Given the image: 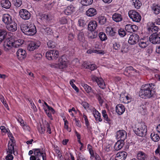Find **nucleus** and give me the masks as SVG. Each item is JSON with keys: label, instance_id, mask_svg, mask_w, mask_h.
<instances>
[{"label": "nucleus", "instance_id": "f257e3e1", "mask_svg": "<svg viewBox=\"0 0 160 160\" xmlns=\"http://www.w3.org/2000/svg\"><path fill=\"white\" fill-rule=\"evenodd\" d=\"M155 84L147 83L142 85L139 92V96L145 99L150 98L153 96L155 92Z\"/></svg>", "mask_w": 160, "mask_h": 160}, {"label": "nucleus", "instance_id": "f03ea898", "mask_svg": "<svg viewBox=\"0 0 160 160\" xmlns=\"http://www.w3.org/2000/svg\"><path fill=\"white\" fill-rule=\"evenodd\" d=\"M21 29L24 33L28 35H33L37 32L36 27L33 24H22Z\"/></svg>", "mask_w": 160, "mask_h": 160}, {"label": "nucleus", "instance_id": "7ed1b4c3", "mask_svg": "<svg viewBox=\"0 0 160 160\" xmlns=\"http://www.w3.org/2000/svg\"><path fill=\"white\" fill-rule=\"evenodd\" d=\"M134 133L138 136L142 137L146 135L147 127L143 122L138 123L134 130Z\"/></svg>", "mask_w": 160, "mask_h": 160}, {"label": "nucleus", "instance_id": "20e7f679", "mask_svg": "<svg viewBox=\"0 0 160 160\" xmlns=\"http://www.w3.org/2000/svg\"><path fill=\"white\" fill-rule=\"evenodd\" d=\"M67 59L66 56L62 55L58 59V63L57 64H52L50 65L52 68L59 69H63L67 67Z\"/></svg>", "mask_w": 160, "mask_h": 160}, {"label": "nucleus", "instance_id": "39448f33", "mask_svg": "<svg viewBox=\"0 0 160 160\" xmlns=\"http://www.w3.org/2000/svg\"><path fill=\"white\" fill-rule=\"evenodd\" d=\"M128 14L130 18L134 22H139L141 20L140 14L136 11L130 10L128 12Z\"/></svg>", "mask_w": 160, "mask_h": 160}, {"label": "nucleus", "instance_id": "423d86ee", "mask_svg": "<svg viewBox=\"0 0 160 160\" xmlns=\"http://www.w3.org/2000/svg\"><path fill=\"white\" fill-rule=\"evenodd\" d=\"M59 55L58 51L55 50L48 51L46 54V57L49 60H56L59 57Z\"/></svg>", "mask_w": 160, "mask_h": 160}, {"label": "nucleus", "instance_id": "0eeeda50", "mask_svg": "<svg viewBox=\"0 0 160 160\" xmlns=\"http://www.w3.org/2000/svg\"><path fill=\"white\" fill-rule=\"evenodd\" d=\"M149 40L153 44L160 43V32L153 33L150 36Z\"/></svg>", "mask_w": 160, "mask_h": 160}, {"label": "nucleus", "instance_id": "6e6552de", "mask_svg": "<svg viewBox=\"0 0 160 160\" xmlns=\"http://www.w3.org/2000/svg\"><path fill=\"white\" fill-rule=\"evenodd\" d=\"M91 78L93 82H96L98 86L102 89L105 88V82L101 78H98L96 76L92 75Z\"/></svg>", "mask_w": 160, "mask_h": 160}, {"label": "nucleus", "instance_id": "1a4fd4ad", "mask_svg": "<svg viewBox=\"0 0 160 160\" xmlns=\"http://www.w3.org/2000/svg\"><path fill=\"white\" fill-rule=\"evenodd\" d=\"M19 15L21 18L25 20H28L31 17L30 13L27 10L23 9L20 10Z\"/></svg>", "mask_w": 160, "mask_h": 160}, {"label": "nucleus", "instance_id": "9d476101", "mask_svg": "<svg viewBox=\"0 0 160 160\" xmlns=\"http://www.w3.org/2000/svg\"><path fill=\"white\" fill-rule=\"evenodd\" d=\"M3 46L4 50L6 52L8 51L13 46V40L9 38L6 39Z\"/></svg>", "mask_w": 160, "mask_h": 160}, {"label": "nucleus", "instance_id": "9b49d317", "mask_svg": "<svg viewBox=\"0 0 160 160\" xmlns=\"http://www.w3.org/2000/svg\"><path fill=\"white\" fill-rule=\"evenodd\" d=\"M40 45V43L38 41H30L28 45V49L30 51H33L37 49Z\"/></svg>", "mask_w": 160, "mask_h": 160}, {"label": "nucleus", "instance_id": "f8f14e48", "mask_svg": "<svg viewBox=\"0 0 160 160\" xmlns=\"http://www.w3.org/2000/svg\"><path fill=\"white\" fill-rule=\"evenodd\" d=\"M139 37L137 34L133 33L129 37L128 42L131 45H134L139 41Z\"/></svg>", "mask_w": 160, "mask_h": 160}, {"label": "nucleus", "instance_id": "ddd939ff", "mask_svg": "<svg viewBox=\"0 0 160 160\" xmlns=\"http://www.w3.org/2000/svg\"><path fill=\"white\" fill-rule=\"evenodd\" d=\"M127 137V134L125 131L123 130H120L117 132L116 138L120 139L119 140L124 142V140Z\"/></svg>", "mask_w": 160, "mask_h": 160}, {"label": "nucleus", "instance_id": "4468645a", "mask_svg": "<svg viewBox=\"0 0 160 160\" xmlns=\"http://www.w3.org/2000/svg\"><path fill=\"white\" fill-rule=\"evenodd\" d=\"M127 156V153L125 152H118L115 156V160H125Z\"/></svg>", "mask_w": 160, "mask_h": 160}, {"label": "nucleus", "instance_id": "2eb2a0df", "mask_svg": "<svg viewBox=\"0 0 160 160\" xmlns=\"http://www.w3.org/2000/svg\"><path fill=\"white\" fill-rule=\"evenodd\" d=\"M2 20L3 22L7 25L13 21L12 17L8 14H3Z\"/></svg>", "mask_w": 160, "mask_h": 160}, {"label": "nucleus", "instance_id": "dca6fc26", "mask_svg": "<svg viewBox=\"0 0 160 160\" xmlns=\"http://www.w3.org/2000/svg\"><path fill=\"white\" fill-rule=\"evenodd\" d=\"M6 28L8 31L14 32L17 29V25L15 21H13L7 25Z\"/></svg>", "mask_w": 160, "mask_h": 160}, {"label": "nucleus", "instance_id": "f3484780", "mask_svg": "<svg viewBox=\"0 0 160 160\" xmlns=\"http://www.w3.org/2000/svg\"><path fill=\"white\" fill-rule=\"evenodd\" d=\"M17 55L20 60H22L24 59L26 56V52L25 50L22 49H18L17 52Z\"/></svg>", "mask_w": 160, "mask_h": 160}, {"label": "nucleus", "instance_id": "a211bd4d", "mask_svg": "<svg viewBox=\"0 0 160 160\" xmlns=\"http://www.w3.org/2000/svg\"><path fill=\"white\" fill-rule=\"evenodd\" d=\"M75 8L73 5H70L67 7L64 10V13L67 15H71L73 12H75Z\"/></svg>", "mask_w": 160, "mask_h": 160}, {"label": "nucleus", "instance_id": "6ab92c4d", "mask_svg": "<svg viewBox=\"0 0 160 160\" xmlns=\"http://www.w3.org/2000/svg\"><path fill=\"white\" fill-rule=\"evenodd\" d=\"M7 32L6 29H0V44L6 38Z\"/></svg>", "mask_w": 160, "mask_h": 160}, {"label": "nucleus", "instance_id": "aec40b11", "mask_svg": "<svg viewBox=\"0 0 160 160\" xmlns=\"http://www.w3.org/2000/svg\"><path fill=\"white\" fill-rule=\"evenodd\" d=\"M125 109L124 105L121 104L117 105L116 107V112L119 115H122L124 112Z\"/></svg>", "mask_w": 160, "mask_h": 160}, {"label": "nucleus", "instance_id": "412c9836", "mask_svg": "<svg viewBox=\"0 0 160 160\" xmlns=\"http://www.w3.org/2000/svg\"><path fill=\"white\" fill-rule=\"evenodd\" d=\"M137 158L138 160H147V155L143 152L139 151L137 154Z\"/></svg>", "mask_w": 160, "mask_h": 160}, {"label": "nucleus", "instance_id": "4be33fe9", "mask_svg": "<svg viewBox=\"0 0 160 160\" xmlns=\"http://www.w3.org/2000/svg\"><path fill=\"white\" fill-rule=\"evenodd\" d=\"M97 26V22L96 21H91L88 25V29L91 31H93L96 29Z\"/></svg>", "mask_w": 160, "mask_h": 160}, {"label": "nucleus", "instance_id": "5701e85b", "mask_svg": "<svg viewBox=\"0 0 160 160\" xmlns=\"http://www.w3.org/2000/svg\"><path fill=\"white\" fill-rule=\"evenodd\" d=\"M97 13V11L95 8H90L88 9L86 12V14L89 17H92L96 15Z\"/></svg>", "mask_w": 160, "mask_h": 160}, {"label": "nucleus", "instance_id": "b1692460", "mask_svg": "<svg viewBox=\"0 0 160 160\" xmlns=\"http://www.w3.org/2000/svg\"><path fill=\"white\" fill-rule=\"evenodd\" d=\"M112 18L114 21L118 22L122 20V17L121 14L115 13L112 15Z\"/></svg>", "mask_w": 160, "mask_h": 160}, {"label": "nucleus", "instance_id": "393cba45", "mask_svg": "<svg viewBox=\"0 0 160 160\" xmlns=\"http://www.w3.org/2000/svg\"><path fill=\"white\" fill-rule=\"evenodd\" d=\"M41 19L46 20L48 22L50 21L52 19V16L50 14H42L40 16Z\"/></svg>", "mask_w": 160, "mask_h": 160}, {"label": "nucleus", "instance_id": "a878e982", "mask_svg": "<svg viewBox=\"0 0 160 160\" xmlns=\"http://www.w3.org/2000/svg\"><path fill=\"white\" fill-rule=\"evenodd\" d=\"M2 7L5 9H8L11 6V3L8 0H2L1 2Z\"/></svg>", "mask_w": 160, "mask_h": 160}, {"label": "nucleus", "instance_id": "bb28decb", "mask_svg": "<svg viewBox=\"0 0 160 160\" xmlns=\"http://www.w3.org/2000/svg\"><path fill=\"white\" fill-rule=\"evenodd\" d=\"M96 97L99 101V104L102 105L104 101L103 100V95L101 92H98L97 93H94Z\"/></svg>", "mask_w": 160, "mask_h": 160}, {"label": "nucleus", "instance_id": "cd10ccee", "mask_svg": "<svg viewBox=\"0 0 160 160\" xmlns=\"http://www.w3.org/2000/svg\"><path fill=\"white\" fill-rule=\"evenodd\" d=\"M124 145V142L118 140L114 146V149L118 151L122 148Z\"/></svg>", "mask_w": 160, "mask_h": 160}, {"label": "nucleus", "instance_id": "c85d7f7f", "mask_svg": "<svg viewBox=\"0 0 160 160\" xmlns=\"http://www.w3.org/2000/svg\"><path fill=\"white\" fill-rule=\"evenodd\" d=\"M33 153L36 157L39 158L43 154L44 152H41V149L35 148L33 149Z\"/></svg>", "mask_w": 160, "mask_h": 160}, {"label": "nucleus", "instance_id": "c756f323", "mask_svg": "<svg viewBox=\"0 0 160 160\" xmlns=\"http://www.w3.org/2000/svg\"><path fill=\"white\" fill-rule=\"evenodd\" d=\"M102 114L103 117L105 120V123H107L110 125L111 123V119L108 118L107 114L105 110H103L102 111Z\"/></svg>", "mask_w": 160, "mask_h": 160}, {"label": "nucleus", "instance_id": "7c9ffc66", "mask_svg": "<svg viewBox=\"0 0 160 160\" xmlns=\"http://www.w3.org/2000/svg\"><path fill=\"white\" fill-rule=\"evenodd\" d=\"M98 21L100 24L101 25H103L106 23L107 19L104 16H101L98 18Z\"/></svg>", "mask_w": 160, "mask_h": 160}, {"label": "nucleus", "instance_id": "2f4dec72", "mask_svg": "<svg viewBox=\"0 0 160 160\" xmlns=\"http://www.w3.org/2000/svg\"><path fill=\"white\" fill-rule=\"evenodd\" d=\"M78 39L80 42H84L85 38L83 32L79 31L78 34Z\"/></svg>", "mask_w": 160, "mask_h": 160}, {"label": "nucleus", "instance_id": "473e14b6", "mask_svg": "<svg viewBox=\"0 0 160 160\" xmlns=\"http://www.w3.org/2000/svg\"><path fill=\"white\" fill-rule=\"evenodd\" d=\"M152 10L156 14H158L160 12V6L158 5H153L152 7Z\"/></svg>", "mask_w": 160, "mask_h": 160}, {"label": "nucleus", "instance_id": "72a5a7b5", "mask_svg": "<svg viewBox=\"0 0 160 160\" xmlns=\"http://www.w3.org/2000/svg\"><path fill=\"white\" fill-rule=\"evenodd\" d=\"M93 114L96 121L98 122L102 121V119L100 117V114L98 111L95 110V111H94Z\"/></svg>", "mask_w": 160, "mask_h": 160}, {"label": "nucleus", "instance_id": "f704fd0d", "mask_svg": "<svg viewBox=\"0 0 160 160\" xmlns=\"http://www.w3.org/2000/svg\"><path fill=\"white\" fill-rule=\"evenodd\" d=\"M138 45L139 46L142 48H145L146 47L148 44V42L145 41L143 39H140L139 41Z\"/></svg>", "mask_w": 160, "mask_h": 160}, {"label": "nucleus", "instance_id": "c9c22d12", "mask_svg": "<svg viewBox=\"0 0 160 160\" xmlns=\"http://www.w3.org/2000/svg\"><path fill=\"white\" fill-rule=\"evenodd\" d=\"M42 28L48 35H50L52 33V30L47 25H43L42 26Z\"/></svg>", "mask_w": 160, "mask_h": 160}, {"label": "nucleus", "instance_id": "e433bc0d", "mask_svg": "<svg viewBox=\"0 0 160 160\" xmlns=\"http://www.w3.org/2000/svg\"><path fill=\"white\" fill-rule=\"evenodd\" d=\"M150 136L154 142L158 141L160 139V137L158 134L154 132L151 134Z\"/></svg>", "mask_w": 160, "mask_h": 160}, {"label": "nucleus", "instance_id": "4c0bfd02", "mask_svg": "<svg viewBox=\"0 0 160 160\" xmlns=\"http://www.w3.org/2000/svg\"><path fill=\"white\" fill-rule=\"evenodd\" d=\"M8 148L7 151V153L9 154H12V153H14L15 152V146L11 144H9V143H8Z\"/></svg>", "mask_w": 160, "mask_h": 160}, {"label": "nucleus", "instance_id": "58836bf2", "mask_svg": "<svg viewBox=\"0 0 160 160\" xmlns=\"http://www.w3.org/2000/svg\"><path fill=\"white\" fill-rule=\"evenodd\" d=\"M82 86L84 88L86 92L88 93H89L92 91V89L91 87L85 83H82Z\"/></svg>", "mask_w": 160, "mask_h": 160}, {"label": "nucleus", "instance_id": "ea45409f", "mask_svg": "<svg viewBox=\"0 0 160 160\" xmlns=\"http://www.w3.org/2000/svg\"><path fill=\"white\" fill-rule=\"evenodd\" d=\"M133 1V5L137 9L139 8L142 5V3L139 0H132Z\"/></svg>", "mask_w": 160, "mask_h": 160}, {"label": "nucleus", "instance_id": "a19ab883", "mask_svg": "<svg viewBox=\"0 0 160 160\" xmlns=\"http://www.w3.org/2000/svg\"><path fill=\"white\" fill-rule=\"evenodd\" d=\"M12 2L17 7H20L22 4L21 0H12Z\"/></svg>", "mask_w": 160, "mask_h": 160}, {"label": "nucleus", "instance_id": "79ce46f5", "mask_svg": "<svg viewBox=\"0 0 160 160\" xmlns=\"http://www.w3.org/2000/svg\"><path fill=\"white\" fill-rule=\"evenodd\" d=\"M99 37L102 41H104L107 39V37L106 35L103 32H101L99 33Z\"/></svg>", "mask_w": 160, "mask_h": 160}, {"label": "nucleus", "instance_id": "37998d69", "mask_svg": "<svg viewBox=\"0 0 160 160\" xmlns=\"http://www.w3.org/2000/svg\"><path fill=\"white\" fill-rule=\"evenodd\" d=\"M84 68H86L89 69L92 71L94 70L97 68L96 65L95 64H91L90 65H84Z\"/></svg>", "mask_w": 160, "mask_h": 160}, {"label": "nucleus", "instance_id": "c03bdc74", "mask_svg": "<svg viewBox=\"0 0 160 160\" xmlns=\"http://www.w3.org/2000/svg\"><path fill=\"white\" fill-rule=\"evenodd\" d=\"M121 45L118 42H115L113 44V48L116 50H120L121 48Z\"/></svg>", "mask_w": 160, "mask_h": 160}, {"label": "nucleus", "instance_id": "a18cd8bd", "mask_svg": "<svg viewBox=\"0 0 160 160\" xmlns=\"http://www.w3.org/2000/svg\"><path fill=\"white\" fill-rule=\"evenodd\" d=\"M93 0H82L81 2L83 5L88 6L92 4Z\"/></svg>", "mask_w": 160, "mask_h": 160}, {"label": "nucleus", "instance_id": "49530a36", "mask_svg": "<svg viewBox=\"0 0 160 160\" xmlns=\"http://www.w3.org/2000/svg\"><path fill=\"white\" fill-rule=\"evenodd\" d=\"M119 35L122 37H123L127 34V32L122 28L120 29L118 31Z\"/></svg>", "mask_w": 160, "mask_h": 160}, {"label": "nucleus", "instance_id": "de8ad7c7", "mask_svg": "<svg viewBox=\"0 0 160 160\" xmlns=\"http://www.w3.org/2000/svg\"><path fill=\"white\" fill-rule=\"evenodd\" d=\"M56 43L51 41H49L47 43L48 47L50 48H54L56 47Z\"/></svg>", "mask_w": 160, "mask_h": 160}, {"label": "nucleus", "instance_id": "09e8293b", "mask_svg": "<svg viewBox=\"0 0 160 160\" xmlns=\"http://www.w3.org/2000/svg\"><path fill=\"white\" fill-rule=\"evenodd\" d=\"M98 35V32H91L89 33L88 37L91 39H94L97 37Z\"/></svg>", "mask_w": 160, "mask_h": 160}, {"label": "nucleus", "instance_id": "8fccbe9b", "mask_svg": "<svg viewBox=\"0 0 160 160\" xmlns=\"http://www.w3.org/2000/svg\"><path fill=\"white\" fill-rule=\"evenodd\" d=\"M75 82V80H72L70 82V84L72 86V88L74 89V90L76 91L77 92H79V89L76 86V85L73 83V82Z\"/></svg>", "mask_w": 160, "mask_h": 160}, {"label": "nucleus", "instance_id": "3c124183", "mask_svg": "<svg viewBox=\"0 0 160 160\" xmlns=\"http://www.w3.org/2000/svg\"><path fill=\"white\" fill-rule=\"evenodd\" d=\"M132 25L128 24L126 25L125 27V29L127 32H132Z\"/></svg>", "mask_w": 160, "mask_h": 160}, {"label": "nucleus", "instance_id": "603ef678", "mask_svg": "<svg viewBox=\"0 0 160 160\" xmlns=\"http://www.w3.org/2000/svg\"><path fill=\"white\" fill-rule=\"evenodd\" d=\"M42 57V55L41 54H37L33 56V59L37 61H38L41 59Z\"/></svg>", "mask_w": 160, "mask_h": 160}, {"label": "nucleus", "instance_id": "864d4df0", "mask_svg": "<svg viewBox=\"0 0 160 160\" xmlns=\"http://www.w3.org/2000/svg\"><path fill=\"white\" fill-rule=\"evenodd\" d=\"M92 148V147L90 144H88V149L89 150V153L91 155V156L93 157L94 155V152Z\"/></svg>", "mask_w": 160, "mask_h": 160}, {"label": "nucleus", "instance_id": "5fc2aeb1", "mask_svg": "<svg viewBox=\"0 0 160 160\" xmlns=\"http://www.w3.org/2000/svg\"><path fill=\"white\" fill-rule=\"evenodd\" d=\"M120 50V52L123 53L127 52L128 51L127 48L123 45H121Z\"/></svg>", "mask_w": 160, "mask_h": 160}, {"label": "nucleus", "instance_id": "6e6d98bb", "mask_svg": "<svg viewBox=\"0 0 160 160\" xmlns=\"http://www.w3.org/2000/svg\"><path fill=\"white\" fill-rule=\"evenodd\" d=\"M59 22L62 24H66L67 22V20L65 18L62 17L60 18Z\"/></svg>", "mask_w": 160, "mask_h": 160}, {"label": "nucleus", "instance_id": "4d7b16f0", "mask_svg": "<svg viewBox=\"0 0 160 160\" xmlns=\"http://www.w3.org/2000/svg\"><path fill=\"white\" fill-rule=\"evenodd\" d=\"M45 130V127L44 126L41 125L40 127L39 128L38 131L41 134H43L44 133Z\"/></svg>", "mask_w": 160, "mask_h": 160}, {"label": "nucleus", "instance_id": "13d9d810", "mask_svg": "<svg viewBox=\"0 0 160 160\" xmlns=\"http://www.w3.org/2000/svg\"><path fill=\"white\" fill-rule=\"evenodd\" d=\"M78 24L80 27H83L85 24V21L82 19H80L78 21Z\"/></svg>", "mask_w": 160, "mask_h": 160}, {"label": "nucleus", "instance_id": "bf43d9fd", "mask_svg": "<svg viewBox=\"0 0 160 160\" xmlns=\"http://www.w3.org/2000/svg\"><path fill=\"white\" fill-rule=\"evenodd\" d=\"M21 45V44L18 41H13V46L15 48L18 47L20 46Z\"/></svg>", "mask_w": 160, "mask_h": 160}, {"label": "nucleus", "instance_id": "052dcab7", "mask_svg": "<svg viewBox=\"0 0 160 160\" xmlns=\"http://www.w3.org/2000/svg\"><path fill=\"white\" fill-rule=\"evenodd\" d=\"M126 70L127 71V72H128V71H132V70L136 72H139L137 70H136L135 69H134L131 66H130L128 67H127L126 68Z\"/></svg>", "mask_w": 160, "mask_h": 160}, {"label": "nucleus", "instance_id": "680f3d73", "mask_svg": "<svg viewBox=\"0 0 160 160\" xmlns=\"http://www.w3.org/2000/svg\"><path fill=\"white\" fill-rule=\"evenodd\" d=\"M46 127L47 129V132H48L49 134L51 133V129L50 128V125L48 122H46Z\"/></svg>", "mask_w": 160, "mask_h": 160}, {"label": "nucleus", "instance_id": "e2e57ef3", "mask_svg": "<svg viewBox=\"0 0 160 160\" xmlns=\"http://www.w3.org/2000/svg\"><path fill=\"white\" fill-rule=\"evenodd\" d=\"M12 154H8L6 157L7 160H12L13 158V156L11 155Z\"/></svg>", "mask_w": 160, "mask_h": 160}, {"label": "nucleus", "instance_id": "0e129e2a", "mask_svg": "<svg viewBox=\"0 0 160 160\" xmlns=\"http://www.w3.org/2000/svg\"><path fill=\"white\" fill-rule=\"evenodd\" d=\"M150 29H152V31H155V32L158 31L159 29L158 27L155 26H152L150 28Z\"/></svg>", "mask_w": 160, "mask_h": 160}, {"label": "nucleus", "instance_id": "69168bd1", "mask_svg": "<svg viewBox=\"0 0 160 160\" xmlns=\"http://www.w3.org/2000/svg\"><path fill=\"white\" fill-rule=\"evenodd\" d=\"M132 32H135L138 29V27L135 25H132Z\"/></svg>", "mask_w": 160, "mask_h": 160}, {"label": "nucleus", "instance_id": "338daca9", "mask_svg": "<svg viewBox=\"0 0 160 160\" xmlns=\"http://www.w3.org/2000/svg\"><path fill=\"white\" fill-rule=\"evenodd\" d=\"M0 100L5 107H7L8 106V104L5 102H5L4 101V98L3 96H2L0 97Z\"/></svg>", "mask_w": 160, "mask_h": 160}, {"label": "nucleus", "instance_id": "774afa93", "mask_svg": "<svg viewBox=\"0 0 160 160\" xmlns=\"http://www.w3.org/2000/svg\"><path fill=\"white\" fill-rule=\"evenodd\" d=\"M46 112V113L48 116L51 120H52L53 118H52V117L51 113L49 112V111L47 110H45Z\"/></svg>", "mask_w": 160, "mask_h": 160}]
</instances>
